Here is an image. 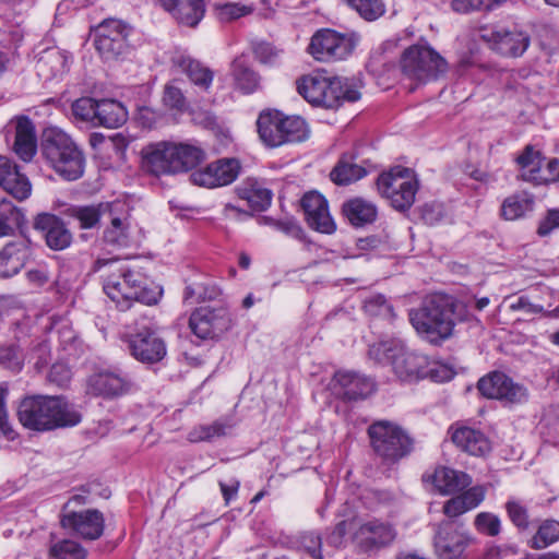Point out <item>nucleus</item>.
<instances>
[{"instance_id": "obj_1", "label": "nucleus", "mask_w": 559, "mask_h": 559, "mask_svg": "<svg viewBox=\"0 0 559 559\" xmlns=\"http://www.w3.org/2000/svg\"><path fill=\"white\" fill-rule=\"evenodd\" d=\"M17 417L24 427L36 431L73 427L82 420L80 412L64 399L44 395L23 399Z\"/></svg>"}, {"instance_id": "obj_2", "label": "nucleus", "mask_w": 559, "mask_h": 559, "mask_svg": "<svg viewBox=\"0 0 559 559\" xmlns=\"http://www.w3.org/2000/svg\"><path fill=\"white\" fill-rule=\"evenodd\" d=\"M455 307L452 296L433 294L424 300L420 308L409 311V321L418 334L437 343L452 335Z\"/></svg>"}, {"instance_id": "obj_3", "label": "nucleus", "mask_w": 559, "mask_h": 559, "mask_svg": "<svg viewBox=\"0 0 559 559\" xmlns=\"http://www.w3.org/2000/svg\"><path fill=\"white\" fill-rule=\"evenodd\" d=\"M103 288L121 311L130 309L134 301L148 306L155 305L163 295L158 287H145L141 274L126 265L115 266L104 276Z\"/></svg>"}, {"instance_id": "obj_4", "label": "nucleus", "mask_w": 559, "mask_h": 559, "mask_svg": "<svg viewBox=\"0 0 559 559\" xmlns=\"http://www.w3.org/2000/svg\"><path fill=\"white\" fill-rule=\"evenodd\" d=\"M297 91L309 104L325 108H337L345 102H357L361 95L349 79L330 78L320 73L305 75L298 80Z\"/></svg>"}, {"instance_id": "obj_5", "label": "nucleus", "mask_w": 559, "mask_h": 559, "mask_svg": "<svg viewBox=\"0 0 559 559\" xmlns=\"http://www.w3.org/2000/svg\"><path fill=\"white\" fill-rule=\"evenodd\" d=\"M45 159L62 178L76 180L84 173L85 158L72 139L61 130H50L41 143Z\"/></svg>"}, {"instance_id": "obj_6", "label": "nucleus", "mask_w": 559, "mask_h": 559, "mask_svg": "<svg viewBox=\"0 0 559 559\" xmlns=\"http://www.w3.org/2000/svg\"><path fill=\"white\" fill-rule=\"evenodd\" d=\"M368 355L377 362H389L395 376L405 382L423 379L424 368L428 366V357L408 350L401 340H388L370 345Z\"/></svg>"}, {"instance_id": "obj_7", "label": "nucleus", "mask_w": 559, "mask_h": 559, "mask_svg": "<svg viewBox=\"0 0 559 559\" xmlns=\"http://www.w3.org/2000/svg\"><path fill=\"white\" fill-rule=\"evenodd\" d=\"M368 437L374 454L386 465H392L413 451L412 438L396 424L378 420L368 428Z\"/></svg>"}, {"instance_id": "obj_8", "label": "nucleus", "mask_w": 559, "mask_h": 559, "mask_svg": "<svg viewBox=\"0 0 559 559\" xmlns=\"http://www.w3.org/2000/svg\"><path fill=\"white\" fill-rule=\"evenodd\" d=\"M401 69L405 78L417 83L437 80L448 70V63L428 45H413L401 57Z\"/></svg>"}, {"instance_id": "obj_9", "label": "nucleus", "mask_w": 559, "mask_h": 559, "mask_svg": "<svg viewBox=\"0 0 559 559\" xmlns=\"http://www.w3.org/2000/svg\"><path fill=\"white\" fill-rule=\"evenodd\" d=\"M376 185L381 197L389 200L397 211L408 210L415 202L418 181L407 167H392L379 175Z\"/></svg>"}, {"instance_id": "obj_10", "label": "nucleus", "mask_w": 559, "mask_h": 559, "mask_svg": "<svg viewBox=\"0 0 559 559\" xmlns=\"http://www.w3.org/2000/svg\"><path fill=\"white\" fill-rule=\"evenodd\" d=\"M472 536L464 523L443 520L435 525V550L440 559H459Z\"/></svg>"}, {"instance_id": "obj_11", "label": "nucleus", "mask_w": 559, "mask_h": 559, "mask_svg": "<svg viewBox=\"0 0 559 559\" xmlns=\"http://www.w3.org/2000/svg\"><path fill=\"white\" fill-rule=\"evenodd\" d=\"M353 542L362 551H373L386 547L396 537V531L389 522L371 519H357L353 522Z\"/></svg>"}, {"instance_id": "obj_12", "label": "nucleus", "mask_w": 559, "mask_h": 559, "mask_svg": "<svg viewBox=\"0 0 559 559\" xmlns=\"http://www.w3.org/2000/svg\"><path fill=\"white\" fill-rule=\"evenodd\" d=\"M354 47L355 41L350 36L326 28L312 36L308 51L318 61H334L348 57Z\"/></svg>"}, {"instance_id": "obj_13", "label": "nucleus", "mask_w": 559, "mask_h": 559, "mask_svg": "<svg viewBox=\"0 0 559 559\" xmlns=\"http://www.w3.org/2000/svg\"><path fill=\"white\" fill-rule=\"evenodd\" d=\"M128 28L119 20H105L96 29L95 47L106 60L117 59L129 50Z\"/></svg>"}, {"instance_id": "obj_14", "label": "nucleus", "mask_w": 559, "mask_h": 559, "mask_svg": "<svg viewBox=\"0 0 559 559\" xmlns=\"http://www.w3.org/2000/svg\"><path fill=\"white\" fill-rule=\"evenodd\" d=\"M241 164L237 158H219L190 175L193 185L217 188L233 183L239 176Z\"/></svg>"}, {"instance_id": "obj_15", "label": "nucleus", "mask_w": 559, "mask_h": 559, "mask_svg": "<svg viewBox=\"0 0 559 559\" xmlns=\"http://www.w3.org/2000/svg\"><path fill=\"white\" fill-rule=\"evenodd\" d=\"M189 326L199 338L212 340L230 328V317L225 308L201 307L192 312Z\"/></svg>"}, {"instance_id": "obj_16", "label": "nucleus", "mask_w": 559, "mask_h": 559, "mask_svg": "<svg viewBox=\"0 0 559 559\" xmlns=\"http://www.w3.org/2000/svg\"><path fill=\"white\" fill-rule=\"evenodd\" d=\"M481 38L492 50L506 57H520L530 46V36L516 28L510 29L502 26L486 28L481 33Z\"/></svg>"}, {"instance_id": "obj_17", "label": "nucleus", "mask_w": 559, "mask_h": 559, "mask_svg": "<svg viewBox=\"0 0 559 559\" xmlns=\"http://www.w3.org/2000/svg\"><path fill=\"white\" fill-rule=\"evenodd\" d=\"M481 395L508 403H521L527 397L526 389L503 372L495 371L483 377L477 384Z\"/></svg>"}, {"instance_id": "obj_18", "label": "nucleus", "mask_w": 559, "mask_h": 559, "mask_svg": "<svg viewBox=\"0 0 559 559\" xmlns=\"http://www.w3.org/2000/svg\"><path fill=\"white\" fill-rule=\"evenodd\" d=\"M131 355L144 364H155L166 355V344L155 331L145 328L129 337Z\"/></svg>"}, {"instance_id": "obj_19", "label": "nucleus", "mask_w": 559, "mask_h": 559, "mask_svg": "<svg viewBox=\"0 0 559 559\" xmlns=\"http://www.w3.org/2000/svg\"><path fill=\"white\" fill-rule=\"evenodd\" d=\"M31 240L19 234L0 251V277H11L20 272L31 257Z\"/></svg>"}, {"instance_id": "obj_20", "label": "nucleus", "mask_w": 559, "mask_h": 559, "mask_svg": "<svg viewBox=\"0 0 559 559\" xmlns=\"http://www.w3.org/2000/svg\"><path fill=\"white\" fill-rule=\"evenodd\" d=\"M301 207L305 212L308 225L320 233L332 234L336 225L329 212L326 199L318 192H308L301 199Z\"/></svg>"}, {"instance_id": "obj_21", "label": "nucleus", "mask_w": 559, "mask_h": 559, "mask_svg": "<svg viewBox=\"0 0 559 559\" xmlns=\"http://www.w3.org/2000/svg\"><path fill=\"white\" fill-rule=\"evenodd\" d=\"M61 525L74 531L83 539L95 540L104 533L105 520L98 510H86L63 515Z\"/></svg>"}, {"instance_id": "obj_22", "label": "nucleus", "mask_w": 559, "mask_h": 559, "mask_svg": "<svg viewBox=\"0 0 559 559\" xmlns=\"http://www.w3.org/2000/svg\"><path fill=\"white\" fill-rule=\"evenodd\" d=\"M423 480L432 484L435 489L442 496L461 492L473 483L472 477L467 473L447 466H438L432 473L424 474Z\"/></svg>"}, {"instance_id": "obj_23", "label": "nucleus", "mask_w": 559, "mask_h": 559, "mask_svg": "<svg viewBox=\"0 0 559 559\" xmlns=\"http://www.w3.org/2000/svg\"><path fill=\"white\" fill-rule=\"evenodd\" d=\"M34 228L41 231L47 246L52 250H63L72 241V235L64 223L56 215L40 213L34 221Z\"/></svg>"}, {"instance_id": "obj_24", "label": "nucleus", "mask_w": 559, "mask_h": 559, "mask_svg": "<svg viewBox=\"0 0 559 559\" xmlns=\"http://www.w3.org/2000/svg\"><path fill=\"white\" fill-rule=\"evenodd\" d=\"M173 150L171 142L160 141L146 145L142 150L143 168L154 175H173Z\"/></svg>"}, {"instance_id": "obj_25", "label": "nucleus", "mask_w": 559, "mask_h": 559, "mask_svg": "<svg viewBox=\"0 0 559 559\" xmlns=\"http://www.w3.org/2000/svg\"><path fill=\"white\" fill-rule=\"evenodd\" d=\"M0 186L19 201L26 200L32 192L28 178L9 158L0 156Z\"/></svg>"}, {"instance_id": "obj_26", "label": "nucleus", "mask_w": 559, "mask_h": 559, "mask_svg": "<svg viewBox=\"0 0 559 559\" xmlns=\"http://www.w3.org/2000/svg\"><path fill=\"white\" fill-rule=\"evenodd\" d=\"M486 497V488L481 485L464 489L461 493L448 499L442 507L447 520H453L476 509Z\"/></svg>"}, {"instance_id": "obj_27", "label": "nucleus", "mask_w": 559, "mask_h": 559, "mask_svg": "<svg viewBox=\"0 0 559 559\" xmlns=\"http://www.w3.org/2000/svg\"><path fill=\"white\" fill-rule=\"evenodd\" d=\"M114 210L107 212L109 224L103 230V241L105 245L114 248L127 247L130 236V224L127 214H120L122 204L114 202Z\"/></svg>"}, {"instance_id": "obj_28", "label": "nucleus", "mask_w": 559, "mask_h": 559, "mask_svg": "<svg viewBox=\"0 0 559 559\" xmlns=\"http://www.w3.org/2000/svg\"><path fill=\"white\" fill-rule=\"evenodd\" d=\"M451 439L457 448L471 455L484 456L491 451V442L487 436L474 428H456L452 431Z\"/></svg>"}, {"instance_id": "obj_29", "label": "nucleus", "mask_w": 559, "mask_h": 559, "mask_svg": "<svg viewBox=\"0 0 559 559\" xmlns=\"http://www.w3.org/2000/svg\"><path fill=\"white\" fill-rule=\"evenodd\" d=\"M334 380L340 386L338 393L347 400L367 397L374 390L371 379L352 371H338L335 373Z\"/></svg>"}, {"instance_id": "obj_30", "label": "nucleus", "mask_w": 559, "mask_h": 559, "mask_svg": "<svg viewBox=\"0 0 559 559\" xmlns=\"http://www.w3.org/2000/svg\"><path fill=\"white\" fill-rule=\"evenodd\" d=\"M91 390L106 397L126 393L130 388V380L126 374L114 371H102L91 377Z\"/></svg>"}, {"instance_id": "obj_31", "label": "nucleus", "mask_w": 559, "mask_h": 559, "mask_svg": "<svg viewBox=\"0 0 559 559\" xmlns=\"http://www.w3.org/2000/svg\"><path fill=\"white\" fill-rule=\"evenodd\" d=\"M114 206L112 202L71 205L66 210V215L76 221L81 229H92L98 227L100 218L106 217L107 212L112 211Z\"/></svg>"}, {"instance_id": "obj_32", "label": "nucleus", "mask_w": 559, "mask_h": 559, "mask_svg": "<svg viewBox=\"0 0 559 559\" xmlns=\"http://www.w3.org/2000/svg\"><path fill=\"white\" fill-rule=\"evenodd\" d=\"M35 128L31 119L21 116L15 119V141L13 150L24 162H31L36 153Z\"/></svg>"}, {"instance_id": "obj_33", "label": "nucleus", "mask_w": 559, "mask_h": 559, "mask_svg": "<svg viewBox=\"0 0 559 559\" xmlns=\"http://www.w3.org/2000/svg\"><path fill=\"white\" fill-rule=\"evenodd\" d=\"M173 150V175L187 173L194 168L205 158L204 151L192 143L171 142Z\"/></svg>"}, {"instance_id": "obj_34", "label": "nucleus", "mask_w": 559, "mask_h": 559, "mask_svg": "<svg viewBox=\"0 0 559 559\" xmlns=\"http://www.w3.org/2000/svg\"><path fill=\"white\" fill-rule=\"evenodd\" d=\"M238 197L247 201L253 211L266 210L272 201V191L254 178H247L236 189Z\"/></svg>"}, {"instance_id": "obj_35", "label": "nucleus", "mask_w": 559, "mask_h": 559, "mask_svg": "<svg viewBox=\"0 0 559 559\" xmlns=\"http://www.w3.org/2000/svg\"><path fill=\"white\" fill-rule=\"evenodd\" d=\"M355 156L344 154L331 170V180L337 186H348L367 176L368 170L361 164L356 163Z\"/></svg>"}, {"instance_id": "obj_36", "label": "nucleus", "mask_w": 559, "mask_h": 559, "mask_svg": "<svg viewBox=\"0 0 559 559\" xmlns=\"http://www.w3.org/2000/svg\"><path fill=\"white\" fill-rule=\"evenodd\" d=\"M257 127L259 136L265 145L276 147L283 144L282 114L280 111L260 114Z\"/></svg>"}, {"instance_id": "obj_37", "label": "nucleus", "mask_w": 559, "mask_h": 559, "mask_svg": "<svg viewBox=\"0 0 559 559\" xmlns=\"http://www.w3.org/2000/svg\"><path fill=\"white\" fill-rule=\"evenodd\" d=\"M176 66L186 73L190 82L203 91H207L212 85L214 72L203 66L200 61L189 56H180L175 60Z\"/></svg>"}, {"instance_id": "obj_38", "label": "nucleus", "mask_w": 559, "mask_h": 559, "mask_svg": "<svg viewBox=\"0 0 559 559\" xmlns=\"http://www.w3.org/2000/svg\"><path fill=\"white\" fill-rule=\"evenodd\" d=\"M95 126L116 129L121 127L128 119L126 107L115 99L98 100Z\"/></svg>"}, {"instance_id": "obj_39", "label": "nucleus", "mask_w": 559, "mask_h": 559, "mask_svg": "<svg viewBox=\"0 0 559 559\" xmlns=\"http://www.w3.org/2000/svg\"><path fill=\"white\" fill-rule=\"evenodd\" d=\"M235 426L236 423L233 418H219L212 424L193 427L188 435V439L191 442L212 441L230 435Z\"/></svg>"}, {"instance_id": "obj_40", "label": "nucleus", "mask_w": 559, "mask_h": 559, "mask_svg": "<svg viewBox=\"0 0 559 559\" xmlns=\"http://www.w3.org/2000/svg\"><path fill=\"white\" fill-rule=\"evenodd\" d=\"M231 75L236 88L243 94L255 92L260 85V76L249 67L243 55L235 58L231 62Z\"/></svg>"}, {"instance_id": "obj_41", "label": "nucleus", "mask_w": 559, "mask_h": 559, "mask_svg": "<svg viewBox=\"0 0 559 559\" xmlns=\"http://www.w3.org/2000/svg\"><path fill=\"white\" fill-rule=\"evenodd\" d=\"M343 212L354 226H364L370 224L377 218V206L361 198H355L343 205Z\"/></svg>"}, {"instance_id": "obj_42", "label": "nucleus", "mask_w": 559, "mask_h": 559, "mask_svg": "<svg viewBox=\"0 0 559 559\" xmlns=\"http://www.w3.org/2000/svg\"><path fill=\"white\" fill-rule=\"evenodd\" d=\"M25 224V216L19 207L8 200L0 202V237L14 236L15 229L24 234Z\"/></svg>"}, {"instance_id": "obj_43", "label": "nucleus", "mask_w": 559, "mask_h": 559, "mask_svg": "<svg viewBox=\"0 0 559 559\" xmlns=\"http://www.w3.org/2000/svg\"><path fill=\"white\" fill-rule=\"evenodd\" d=\"M169 12L178 23L194 27L203 19L205 13L204 0H183L178 2Z\"/></svg>"}, {"instance_id": "obj_44", "label": "nucleus", "mask_w": 559, "mask_h": 559, "mask_svg": "<svg viewBox=\"0 0 559 559\" xmlns=\"http://www.w3.org/2000/svg\"><path fill=\"white\" fill-rule=\"evenodd\" d=\"M534 200L525 193H516L508 197L501 205V215L508 221H514L533 210Z\"/></svg>"}, {"instance_id": "obj_45", "label": "nucleus", "mask_w": 559, "mask_h": 559, "mask_svg": "<svg viewBox=\"0 0 559 559\" xmlns=\"http://www.w3.org/2000/svg\"><path fill=\"white\" fill-rule=\"evenodd\" d=\"M515 160L522 169V178L535 183L538 173H542V154L527 145Z\"/></svg>"}, {"instance_id": "obj_46", "label": "nucleus", "mask_w": 559, "mask_h": 559, "mask_svg": "<svg viewBox=\"0 0 559 559\" xmlns=\"http://www.w3.org/2000/svg\"><path fill=\"white\" fill-rule=\"evenodd\" d=\"M283 144L299 143L309 138V128L307 122L299 116L282 115Z\"/></svg>"}, {"instance_id": "obj_47", "label": "nucleus", "mask_w": 559, "mask_h": 559, "mask_svg": "<svg viewBox=\"0 0 559 559\" xmlns=\"http://www.w3.org/2000/svg\"><path fill=\"white\" fill-rule=\"evenodd\" d=\"M50 559H86L87 551L78 542L62 539L49 547Z\"/></svg>"}, {"instance_id": "obj_48", "label": "nucleus", "mask_w": 559, "mask_h": 559, "mask_svg": "<svg viewBox=\"0 0 559 559\" xmlns=\"http://www.w3.org/2000/svg\"><path fill=\"white\" fill-rule=\"evenodd\" d=\"M559 540V521L545 520L532 538L531 547L534 549L546 548Z\"/></svg>"}, {"instance_id": "obj_49", "label": "nucleus", "mask_w": 559, "mask_h": 559, "mask_svg": "<svg viewBox=\"0 0 559 559\" xmlns=\"http://www.w3.org/2000/svg\"><path fill=\"white\" fill-rule=\"evenodd\" d=\"M364 20L372 22L385 13L382 0H345Z\"/></svg>"}, {"instance_id": "obj_50", "label": "nucleus", "mask_w": 559, "mask_h": 559, "mask_svg": "<svg viewBox=\"0 0 559 559\" xmlns=\"http://www.w3.org/2000/svg\"><path fill=\"white\" fill-rule=\"evenodd\" d=\"M219 290L215 286H209L205 283H192L186 286L183 300L189 304L212 300L217 297Z\"/></svg>"}, {"instance_id": "obj_51", "label": "nucleus", "mask_w": 559, "mask_h": 559, "mask_svg": "<svg viewBox=\"0 0 559 559\" xmlns=\"http://www.w3.org/2000/svg\"><path fill=\"white\" fill-rule=\"evenodd\" d=\"M24 359L20 348L15 345L0 346V367L11 372H20L23 368Z\"/></svg>"}, {"instance_id": "obj_52", "label": "nucleus", "mask_w": 559, "mask_h": 559, "mask_svg": "<svg viewBox=\"0 0 559 559\" xmlns=\"http://www.w3.org/2000/svg\"><path fill=\"white\" fill-rule=\"evenodd\" d=\"M97 107L98 100L91 97H82L72 104V114L75 118L95 126Z\"/></svg>"}, {"instance_id": "obj_53", "label": "nucleus", "mask_w": 559, "mask_h": 559, "mask_svg": "<svg viewBox=\"0 0 559 559\" xmlns=\"http://www.w3.org/2000/svg\"><path fill=\"white\" fill-rule=\"evenodd\" d=\"M365 311L372 317L392 319L394 317L392 306L386 301L383 295H373L364 302Z\"/></svg>"}, {"instance_id": "obj_54", "label": "nucleus", "mask_w": 559, "mask_h": 559, "mask_svg": "<svg viewBox=\"0 0 559 559\" xmlns=\"http://www.w3.org/2000/svg\"><path fill=\"white\" fill-rule=\"evenodd\" d=\"M253 11L251 5H245L236 2H229L216 5L217 16L223 22H230L241 16H246Z\"/></svg>"}, {"instance_id": "obj_55", "label": "nucleus", "mask_w": 559, "mask_h": 559, "mask_svg": "<svg viewBox=\"0 0 559 559\" xmlns=\"http://www.w3.org/2000/svg\"><path fill=\"white\" fill-rule=\"evenodd\" d=\"M163 102L165 106L180 112L187 109L186 97L182 91L175 85V82L165 85Z\"/></svg>"}, {"instance_id": "obj_56", "label": "nucleus", "mask_w": 559, "mask_h": 559, "mask_svg": "<svg viewBox=\"0 0 559 559\" xmlns=\"http://www.w3.org/2000/svg\"><path fill=\"white\" fill-rule=\"evenodd\" d=\"M474 525L478 532L488 536H496L500 532L499 518L489 512L478 513L474 520Z\"/></svg>"}, {"instance_id": "obj_57", "label": "nucleus", "mask_w": 559, "mask_h": 559, "mask_svg": "<svg viewBox=\"0 0 559 559\" xmlns=\"http://www.w3.org/2000/svg\"><path fill=\"white\" fill-rule=\"evenodd\" d=\"M355 520H356V518H353L349 520H344V521L338 522L335 525V527L333 528V531L326 537L328 545H330L334 548L342 547L345 543V536L347 535V533H352V535H353L355 532L354 524H353V522Z\"/></svg>"}, {"instance_id": "obj_58", "label": "nucleus", "mask_w": 559, "mask_h": 559, "mask_svg": "<svg viewBox=\"0 0 559 559\" xmlns=\"http://www.w3.org/2000/svg\"><path fill=\"white\" fill-rule=\"evenodd\" d=\"M511 522L520 530H527L530 526L528 512L520 501L511 500L506 504Z\"/></svg>"}, {"instance_id": "obj_59", "label": "nucleus", "mask_w": 559, "mask_h": 559, "mask_svg": "<svg viewBox=\"0 0 559 559\" xmlns=\"http://www.w3.org/2000/svg\"><path fill=\"white\" fill-rule=\"evenodd\" d=\"M454 377V371L449 366L438 362L430 361L428 359L427 368H424L423 379L429 378L435 382L450 381Z\"/></svg>"}, {"instance_id": "obj_60", "label": "nucleus", "mask_w": 559, "mask_h": 559, "mask_svg": "<svg viewBox=\"0 0 559 559\" xmlns=\"http://www.w3.org/2000/svg\"><path fill=\"white\" fill-rule=\"evenodd\" d=\"M300 545L313 559H323L322 539L318 534L313 532L304 533L300 537Z\"/></svg>"}, {"instance_id": "obj_61", "label": "nucleus", "mask_w": 559, "mask_h": 559, "mask_svg": "<svg viewBox=\"0 0 559 559\" xmlns=\"http://www.w3.org/2000/svg\"><path fill=\"white\" fill-rule=\"evenodd\" d=\"M559 179V159H550L546 167H542V173H538L535 183L543 185L554 182Z\"/></svg>"}, {"instance_id": "obj_62", "label": "nucleus", "mask_w": 559, "mask_h": 559, "mask_svg": "<svg viewBox=\"0 0 559 559\" xmlns=\"http://www.w3.org/2000/svg\"><path fill=\"white\" fill-rule=\"evenodd\" d=\"M71 378V371L64 364H55L49 370L48 381L63 386Z\"/></svg>"}, {"instance_id": "obj_63", "label": "nucleus", "mask_w": 559, "mask_h": 559, "mask_svg": "<svg viewBox=\"0 0 559 559\" xmlns=\"http://www.w3.org/2000/svg\"><path fill=\"white\" fill-rule=\"evenodd\" d=\"M7 394H8L7 384H4V383L0 384V431L4 436L9 437L10 433L12 432V429L8 421V413H7V405H5Z\"/></svg>"}, {"instance_id": "obj_64", "label": "nucleus", "mask_w": 559, "mask_h": 559, "mask_svg": "<svg viewBox=\"0 0 559 559\" xmlns=\"http://www.w3.org/2000/svg\"><path fill=\"white\" fill-rule=\"evenodd\" d=\"M555 228H559V210H549L547 216L540 222L537 231L540 236H547Z\"/></svg>"}]
</instances>
